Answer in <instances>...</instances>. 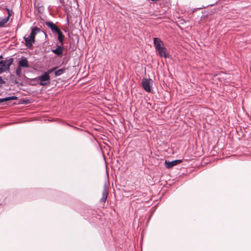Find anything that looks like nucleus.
Returning <instances> with one entry per match:
<instances>
[{
    "mask_svg": "<svg viewBox=\"0 0 251 251\" xmlns=\"http://www.w3.org/2000/svg\"><path fill=\"white\" fill-rule=\"evenodd\" d=\"M153 44L156 51H158L160 56L165 58H169L170 54L166 47L164 46L163 43L159 38H154Z\"/></svg>",
    "mask_w": 251,
    "mask_h": 251,
    "instance_id": "obj_1",
    "label": "nucleus"
},
{
    "mask_svg": "<svg viewBox=\"0 0 251 251\" xmlns=\"http://www.w3.org/2000/svg\"><path fill=\"white\" fill-rule=\"evenodd\" d=\"M14 59L10 58L8 59L2 60L0 61V74L9 71L10 66L13 63Z\"/></svg>",
    "mask_w": 251,
    "mask_h": 251,
    "instance_id": "obj_2",
    "label": "nucleus"
},
{
    "mask_svg": "<svg viewBox=\"0 0 251 251\" xmlns=\"http://www.w3.org/2000/svg\"><path fill=\"white\" fill-rule=\"evenodd\" d=\"M37 79L40 81L39 84L41 86H46L50 83V76L46 72L38 76Z\"/></svg>",
    "mask_w": 251,
    "mask_h": 251,
    "instance_id": "obj_3",
    "label": "nucleus"
},
{
    "mask_svg": "<svg viewBox=\"0 0 251 251\" xmlns=\"http://www.w3.org/2000/svg\"><path fill=\"white\" fill-rule=\"evenodd\" d=\"M153 81L151 78H143L142 80V85L144 89L147 92H151V84Z\"/></svg>",
    "mask_w": 251,
    "mask_h": 251,
    "instance_id": "obj_4",
    "label": "nucleus"
},
{
    "mask_svg": "<svg viewBox=\"0 0 251 251\" xmlns=\"http://www.w3.org/2000/svg\"><path fill=\"white\" fill-rule=\"evenodd\" d=\"M45 25L49 27L53 33H56L59 31L60 29L59 27L51 21H47Z\"/></svg>",
    "mask_w": 251,
    "mask_h": 251,
    "instance_id": "obj_5",
    "label": "nucleus"
},
{
    "mask_svg": "<svg viewBox=\"0 0 251 251\" xmlns=\"http://www.w3.org/2000/svg\"><path fill=\"white\" fill-rule=\"evenodd\" d=\"M182 160H176L172 161L171 162L167 161L166 160L165 162V167L168 168L170 169L173 167V166H175L177 164L181 163Z\"/></svg>",
    "mask_w": 251,
    "mask_h": 251,
    "instance_id": "obj_6",
    "label": "nucleus"
},
{
    "mask_svg": "<svg viewBox=\"0 0 251 251\" xmlns=\"http://www.w3.org/2000/svg\"><path fill=\"white\" fill-rule=\"evenodd\" d=\"M108 191L106 185L105 184L102 191V197L100 200V201L105 202L107 199Z\"/></svg>",
    "mask_w": 251,
    "mask_h": 251,
    "instance_id": "obj_7",
    "label": "nucleus"
},
{
    "mask_svg": "<svg viewBox=\"0 0 251 251\" xmlns=\"http://www.w3.org/2000/svg\"><path fill=\"white\" fill-rule=\"evenodd\" d=\"M20 68H28L29 64L28 61L25 57H22L19 62V66Z\"/></svg>",
    "mask_w": 251,
    "mask_h": 251,
    "instance_id": "obj_8",
    "label": "nucleus"
},
{
    "mask_svg": "<svg viewBox=\"0 0 251 251\" xmlns=\"http://www.w3.org/2000/svg\"><path fill=\"white\" fill-rule=\"evenodd\" d=\"M63 46V45L60 44L59 46H58L56 49L52 50V51L57 56L62 55L63 52V48L62 47Z\"/></svg>",
    "mask_w": 251,
    "mask_h": 251,
    "instance_id": "obj_9",
    "label": "nucleus"
},
{
    "mask_svg": "<svg viewBox=\"0 0 251 251\" xmlns=\"http://www.w3.org/2000/svg\"><path fill=\"white\" fill-rule=\"evenodd\" d=\"M24 38L26 46L28 48L32 47V44L35 42V40L34 39L33 40H32L31 38H29V36L26 37V36L25 35Z\"/></svg>",
    "mask_w": 251,
    "mask_h": 251,
    "instance_id": "obj_10",
    "label": "nucleus"
},
{
    "mask_svg": "<svg viewBox=\"0 0 251 251\" xmlns=\"http://www.w3.org/2000/svg\"><path fill=\"white\" fill-rule=\"evenodd\" d=\"M39 31H40V29L38 27H37L36 26L33 27L31 29V31L30 35H28L29 36V38H31L32 39V40H33L34 39L35 40V35Z\"/></svg>",
    "mask_w": 251,
    "mask_h": 251,
    "instance_id": "obj_11",
    "label": "nucleus"
},
{
    "mask_svg": "<svg viewBox=\"0 0 251 251\" xmlns=\"http://www.w3.org/2000/svg\"><path fill=\"white\" fill-rule=\"evenodd\" d=\"M56 33L58 34L57 39L59 41L60 44H61V45H63L64 35H63V33L61 32L60 29L59 30L58 32H56Z\"/></svg>",
    "mask_w": 251,
    "mask_h": 251,
    "instance_id": "obj_12",
    "label": "nucleus"
},
{
    "mask_svg": "<svg viewBox=\"0 0 251 251\" xmlns=\"http://www.w3.org/2000/svg\"><path fill=\"white\" fill-rule=\"evenodd\" d=\"M18 99V97L15 96H12L8 97H6L5 98L0 99V103L9 101L11 100H16Z\"/></svg>",
    "mask_w": 251,
    "mask_h": 251,
    "instance_id": "obj_13",
    "label": "nucleus"
},
{
    "mask_svg": "<svg viewBox=\"0 0 251 251\" xmlns=\"http://www.w3.org/2000/svg\"><path fill=\"white\" fill-rule=\"evenodd\" d=\"M9 17H5L3 18H0V27H4L5 24L9 21Z\"/></svg>",
    "mask_w": 251,
    "mask_h": 251,
    "instance_id": "obj_14",
    "label": "nucleus"
},
{
    "mask_svg": "<svg viewBox=\"0 0 251 251\" xmlns=\"http://www.w3.org/2000/svg\"><path fill=\"white\" fill-rule=\"evenodd\" d=\"M64 71H65V69L63 68L59 69L55 72V73H54L55 75L56 76L60 75L64 73Z\"/></svg>",
    "mask_w": 251,
    "mask_h": 251,
    "instance_id": "obj_15",
    "label": "nucleus"
},
{
    "mask_svg": "<svg viewBox=\"0 0 251 251\" xmlns=\"http://www.w3.org/2000/svg\"><path fill=\"white\" fill-rule=\"evenodd\" d=\"M22 68H20L19 66L17 68L16 70V74L18 77H21L22 73Z\"/></svg>",
    "mask_w": 251,
    "mask_h": 251,
    "instance_id": "obj_16",
    "label": "nucleus"
},
{
    "mask_svg": "<svg viewBox=\"0 0 251 251\" xmlns=\"http://www.w3.org/2000/svg\"><path fill=\"white\" fill-rule=\"evenodd\" d=\"M5 10H6L8 13V16L7 17H9V18L11 15L13 14V11L11 9H10L7 8H5Z\"/></svg>",
    "mask_w": 251,
    "mask_h": 251,
    "instance_id": "obj_17",
    "label": "nucleus"
},
{
    "mask_svg": "<svg viewBox=\"0 0 251 251\" xmlns=\"http://www.w3.org/2000/svg\"><path fill=\"white\" fill-rule=\"evenodd\" d=\"M56 69V67H53L50 69H49L47 72L46 73H48V74L49 75L50 73L53 72L55 69Z\"/></svg>",
    "mask_w": 251,
    "mask_h": 251,
    "instance_id": "obj_18",
    "label": "nucleus"
},
{
    "mask_svg": "<svg viewBox=\"0 0 251 251\" xmlns=\"http://www.w3.org/2000/svg\"><path fill=\"white\" fill-rule=\"evenodd\" d=\"M5 81L3 80L1 76H0V86L5 83Z\"/></svg>",
    "mask_w": 251,
    "mask_h": 251,
    "instance_id": "obj_19",
    "label": "nucleus"
},
{
    "mask_svg": "<svg viewBox=\"0 0 251 251\" xmlns=\"http://www.w3.org/2000/svg\"><path fill=\"white\" fill-rule=\"evenodd\" d=\"M14 83H15V84L18 83V82H17V79H15V80H14Z\"/></svg>",
    "mask_w": 251,
    "mask_h": 251,
    "instance_id": "obj_20",
    "label": "nucleus"
}]
</instances>
